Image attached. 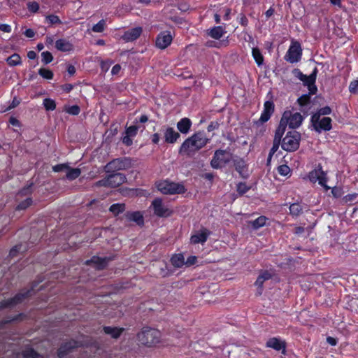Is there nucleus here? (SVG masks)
<instances>
[{
    "instance_id": "34",
    "label": "nucleus",
    "mask_w": 358,
    "mask_h": 358,
    "mask_svg": "<svg viewBox=\"0 0 358 358\" xmlns=\"http://www.w3.org/2000/svg\"><path fill=\"white\" fill-rule=\"evenodd\" d=\"M224 33H225V31L224 30L222 27L217 26V27H214L213 28H212L210 30L208 35L210 37H212L213 38L218 40L223 36V34Z\"/></svg>"
},
{
    "instance_id": "41",
    "label": "nucleus",
    "mask_w": 358,
    "mask_h": 358,
    "mask_svg": "<svg viewBox=\"0 0 358 358\" xmlns=\"http://www.w3.org/2000/svg\"><path fill=\"white\" fill-rule=\"evenodd\" d=\"M38 74L43 78L47 80H51L53 78V72L48 69L41 68L38 70Z\"/></svg>"
},
{
    "instance_id": "24",
    "label": "nucleus",
    "mask_w": 358,
    "mask_h": 358,
    "mask_svg": "<svg viewBox=\"0 0 358 358\" xmlns=\"http://www.w3.org/2000/svg\"><path fill=\"white\" fill-rule=\"evenodd\" d=\"M314 94H310V92H308V94L301 95L297 99V103L301 107L300 110L304 115H308V110L310 108L308 106L311 103L310 96Z\"/></svg>"
},
{
    "instance_id": "45",
    "label": "nucleus",
    "mask_w": 358,
    "mask_h": 358,
    "mask_svg": "<svg viewBox=\"0 0 358 358\" xmlns=\"http://www.w3.org/2000/svg\"><path fill=\"white\" fill-rule=\"evenodd\" d=\"M25 315L24 313H19L12 317H8L6 320H3V324H9L14 321H20L24 318Z\"/></svg>"
},
{
    "instance_id": "4",
    "label": "nucleus",
    "mask_w": 358,
    "mask_h": 358,
    "mask_svg": "<svg viewBox=\"0 0 358 358\" xmlns=\"http://www.w3.org/2000/svg\"><path fill=\"white\" fill-rule=\"evenodd\" d=\"M133 165V160L130 157H120L107 163L103 170L106 173L117 172L120 170H127L131 168Z\"/></svg>"
},
{
    "instance_id": "56",
    "label": "nucleus",
    "mask_w": 358,
    "mask_h": 358,
    "mask_svg": "<svg viewBox=\"0 0 358 358\" xmlns=\"http://www.w3.org/2000/svg\"><path fill=\"white\" fill-rule=\"evenodd\" d=\"M46 19L52 24H62V21L60 20L59 17L57 15H48L46 17Z\"/></svg>"
},
{
    "instance_id": "7",
    "label": "nucleus",
    "mask_w": 358,
    "mask_h": 358,
    "mask_svg": "<svg viewBox=\"0 0 358 358\" xmlns=\"http://www.w3.org/2000/svg\"><path fill=\"white\" fill-rule=\"evenodd\" d=\"M302 48L299 42L292 41L285 56V59L292 64L299 62L301 59Z\"/></svg>"
},
{
    "instance_id": "37",
    "label": "nucleus",
    "mask_w": 358,
    "mask_h": 358,
    "mask_svg": "<svg viewBox=\"0 0 358 358\" xmlns=\"http://www.w3.org/2000/svg\"><path fill=\"white\" fill-rule=\"evenodd\" d=\"M8 65L15 66L21 64L22 60L19 54L14 53L6 59Z\"/></svg>"
},
{
    "instance_id": "60",
    "label": "nucleus",
    "mask_w": 358,
    "mask_h": 358,
    "mask_svg": "<svg viewBox=\"0 0 358 358\" xmlns=\"http://www.w3.org/2000/svg\"><path fill=\"white\" fill-rule=\"evenodd\" d=\"M292 73L301 81H304L303 80L305 79V78H306V75L303 74L299 69H293Z\"/></svg>"
},
{
    "instance_id": "28",
    "label": "nucleus",
    "mask_w": 358,
    "mask_h": 358,
    "mask_svg": "<svg viewBox=\"0 0 358 358\" xmlns=\"http://www.w3.org/2000/svg\"><path fill=\"white\" fill-rule=\"evenodd\" d=\"M124 328L123 327H110V326H104L103 327V331L107 334L110 335L111 338L117 339L120 337L122 334L124 332Z\"/></svg>"
},
{
    "instance_id": "57",
    "label": "nucleus",
    "mask_w": 358,
    "mask_h": 358,
    "mask_svg": "<svg viewBox=\"0 0 358 358\" xmlns=\"http://www.w3.org/2000/svg\"><path fill=\"white\" fill-rule=\"evenodd\" d=\"M177 8L182 12H187L189 10L190 6L185 1H180L178 3Z\"/></svg>"
},
{
    "instance_id": "26",
    "label": "nucleus",
    "mask_w": 358,
    "mask_h": 358,
    "mask_svg": "<svg viewBox=\"0 0 358 358\" xmlns=\"http://www.w3.org/2000/svg\"><path fill=\"white\" fill-rule=\"evenodd\" d=\"M29 250L27 243H19L13 246L9 251L8 257H17L19 254H24Z\"/></svg>"
},
{
    "instance_id": "38",
    "label": "nucleus",
    "mask_w": 358,
    "mask_h": 358,
    "mask_svg": "<svg viewBox=\"0 0 358 358\" xmlns=\"http://www.w3.org/2000/svg\"><path fill=\"white\" fill-rule=\"evenodd\" d=\"M229 44V41L227 38L224 39L222 41H220L218 42L213 41H208L206 42V45L207 47H215V48H221V47H226Z\"/></svg>"
},
{
    "instance_id": "49",
    "label": "nucleus",
    "mask_w": 358,
    "mask_h": 358,
    "mask_svg": "<svg viewBox=\"0 0 358 358\" xmlns=\"http://www.w3.org/2000/svg\"><path fill=\"white\" fill-rule=\"evenodd\" d=\"M105 24V20H101L98 23L92 27V30L94 32L101 33L104 30Z\"/></svg>"
},
{
    "instance_id": "43",
    "label": "nucleus",
    "mask_w": 358,
    "mask_h": 358,
    "mask_svg": "<svg viewBox=\"0 0 358 358\" xmlns=\"http://www.w3.org/2000/svg\"><path fill=\"white\" fill-rule=\"evenodd\" d=\"M250 189L245 182H240L236 185V191L239 195L242 196Z\"/></svg>"
},
{
    "instance_id": "39",
    "label": "nucleus",
    "mask_w": 358,
    "mask_h": 358,
    "mask_svg": "<svg viewBox=\"0 0 358 358\" xmlns=\"http://www.w3.org/2000/svg\"><path fill=\"white\" fill-rule=\"evenodd\" d=\"M45 109L48 111H52L56 108V102L50 98H45L43 101Z\"/></svg>"
},
{
    "instance_id": "59",
    "label": "nucleus",
    "mask_w": 358,
    "mask_h": 358,
    "mask_svg": "<svg viewBox=\"0 0 358 358\" xmlns=\"http://www.w3.org/2000/svg\"><path fill=\"white\" fill-rule=\"evenodd\" d=\"M349 90L352 94H358V80L350 83Z\"/></svg>"
},
{
    "instance_id": "9",
    "label": "nucleus",
    "mask_w": 358,
    "mask_h": 358,
    "mask_svg": "<svg viewBox=\"0 0 358 358\" xmlns=\"http://www.w3.org/2000/svg\"><path fill=\"white\" fill-rule=\"evenodd\" d=\"M232 162L240 177L243 179H248L250 177L248 164L243 158L236 156L235 158L232 159Z\"/></svg>"
},
{
    "instance_id": "58",
    "label": "nucleus",
    "mask_w": 358,
    "mask_h": 358,
    "mask_svg": "<svg viewBox=\"0 0 358 358\" xmlns=\"http://www.w3.org/2000/svg\"><path fill=\"white\" fill-rule=\"evenodd\" d=\"M267 218L265 216H259L254 220H250L247 222V224H265Z\"/></svg>"
},
{
    "instance_id": "40",
    "label": "nucleus",
    "mask_w": 358,
    "mask_h": 358,
    "mask_svg": "<svg viewBox=\"0 0 358 358\" xmlns=\"http://www.w3.org/2000/svg\"><path fill=\"white\" fill-rule=\"evenodd\" d=\"M303 208L300 203H294L289 206L290 214L294 216H298L302 213Z\"/></svg>"
},
{
    "instance_id": "29",
    "label": "nucleus",
    "mask_w": 358,
    "mask_h": 358,
    "mask_svg": "<svg viewBox=\"0 0 358 358\" xmlns=\"http://www.w3.org/2000/svg\"><path fill=\"white\" fill-rule=\"evenodd\" d=\"M192 122L188 117H183L177 123V129L182 134H187L190 131Z\"/></svg>"
},
{
    "instance_id": "6",
    "label": "nucleus",
    "mask_w": 358,
    "mask_h": 358,
    "mask_svg": "<svg viewBox=\"0 0 358 358\" xmlns=\"http://www.w3.org/2000/svg\"><path fill=\"white\" fill-rule=\"evenodd\" d=\"M231 155L227 150H216L210 161L211 167L215 169H222L230 162Z\"/></svg>"
},
{
    "instance_id": "48",
    "label": "nucleus",
    "mask_w": 358,
    "mask_h": 358,
    "mask_svg": "<svg viewBox=\"0 0 358 358\" xmlns=\"http://www.w3.org/2000/svg\"><path fill=\"white\" fill-rule=\"evenodd\" d=\"M33 201L31 198H27L24 201H21L17 206V210H24L30 206Z\"/></svg>"
},
{
    "instance_id": "51",
    "label": "nucleus",
    "mask_w": 358,
    "mask_h": 358,
    "mask_svg": "<svg viewBox=\"0 0 358 358\" xmlns=\"http://www.w3.org/2000/svg\"><path fill=\"white\" fill-rule=\"evenodd\" d=\"M290 171V168L286 164H282L278 167V171L279 174L281 176H287Z\"/></svg>"
},
{
    "instance_id": "18",
    "label": "nucleus",
    "mask_w": 358,
    "mask_h": 358,
    "mask_svg": "<svg viewBox=\"0 0 358 358\" xmlns=\"http://www.w3.org/2000/svg\"><path fill=\"white\" fill-rule=\"evenodd\" d=\"M78 348V342L75 340L63 343L57 351V355L59 358H64L73 350Z\"/></svg>"
},
{
    "instance_id": "63",
    "label": "nucleus",
    "mask_w": 358,
    "mask_h": 358,
    "mask_svg": "<svg viewBox=\"0 0 358 358\" xmlns=\"http://www.w3.org/2000/svg\"><path fill=\"white\" fill-rule=\"evenodd\" d=\"M197 262V257L196 256L192 255L187 257L185 261V265L187 266H191L194 265Z\"/></svg>"
},
{
    "instance_id": "19",
    "label": "nucleus",
    "mask_w": 358,
    "mask_h": 358,
    "mask_svg": "<svg viewBox=\"0 0 358 358\" xmlns=\"http://www.w3.org/2000/svg\"><path fill=\"white\" fill-rule=\"evenodd\" d=\"M128 222H136V224H144V219L143 213L141 211H127L123 215V218L121 221Z\"/></svg>"
},
{
    "instance_id": "23",
    "label": "nucleus",
    "mask_w": 358,
    "mask_h": 358,
    "mask_svg": "<svg viewBox=\"0 0 358 358\" xmlns=\"http://www.w3.org/2000/svg\"><path fill=\"white\" fill-rule=\"evenodd\" d=\"M271 278L272 274L268 271L265 270L261 271L255 282V285L257 287V294L259 295L262 294L264 282L271 279Z\"/></svg>"
},
{
    "instance_id": "64",
    "label": "nucleus",
    "mask_w": 358,
    "mask_h": 358,
    "mask_svg": "<svg viewBox=\"0 0 358 358\" xmlns=\"http://www.w3.org/2000/svg\"><path fill=\"white\" fill-rule=\"evenodd\" d=\"M13 307L11 305V302H10V298L6 300H2L0 301V310Z\"/></svg>"
},
{
    "instance_id": "46",
    "label": "nucleus",
    "mask_w": 358,
    "mask_h": 358,
    "mask_svg": "<svg viewBox=\"0 0 358 358\" xmlns=\"http://www.w3.org/2000/svg\"><path fill=\"white\" fill-rule=\"evenodd\" d=\"M42 62L46 65L52 62L53 60V56L49 51H45L41 53Z\"/></svg>"
},
{
    "instance_id": "22",
    "label": "nucleus",
    "mask_w": 358,
    "mask_h": 358,
    "mask_svg": "<svg viewBox=\"0 0 358 358\" xmlns=\"http://www.w3.org/2000/svg\"><path fill=\"white\" fill-rule=\"evenodd\" d=\"M34 286H32L30 289L23 290L22 292L16 294L13 297L10 298V302H11L12 306L21 303L24 299L31 296L34 292Z\"/></svg>"
},
{
    "instance_id": "21",
    "label": "nucleus",
    "mask_w": 358,
    "mask_h": 358,
    "mask_svg": "<svg viewBox=\"0 0 358 358\" xmlns=\"http://www.w3.org/2000/svg\"><path fill=\"white\" fill-rule=\"evenodd\" d=\"M266 347L274 349L277 351L282 350V353L285 355L286 343L281 341L279 338L273 337L269 338L266 343Z\"/></svg>"
},
{
    "instance_id": "16",
    "label": "nucleus",
    "mask_w": 358,
    "mask_h": 358,
    "mask_svg": "<svg viewBox=\"0 0 358 358\" xmlns=\"http://www.w3.org/2000/svg\"><path fill=\"white\" fill-rule=\"evenodd\" d=\"M108 184L110 187L115 188L119 187L127 181L126 176L119 172L108 173Z\"/></svg>"
},
{
    "instance_id": "53",
    "label": "nucleus",
    "mask_w": 358,
    "mask_h": 358,
    "mask_svg": "<svg viewBox=\"0 0 358 358\" xmlns=\"http://www.w3.org/2000/svg\"><path fill=\"white\" fill-rule=\"evenodd\" d=\"M320 113L317 111L313 115L311 116L310 122L313 126V127L315 129V127L317 125V124L320 122Z\"/></svg>"
},
{
    "instance_id": "36",
    "label": "nucleus",
    "mask_w": 358,
    "mask_h": 358,
    "mask_svg": "<svg viewBox=\"0 0 358 358\" xmlns=\"http://www.w3.org/2000/svg\"><path fill=\"white\" fill-rule=\"evenodd\" d=\"M252 57L258 66L264 64V57L258 48H253L252 50Z\"/></svg>"
},
{
    "instance_id": "8",
    "label": "nucleus",
    "mask_w": 358,
    "mask_h": 358,
    "mask_svg": "<svg viewBox=\"0 0 358 358\" xmlns=\"http://www.w3.org/2000/svg\"><path fill=\"white\" fill-rule=\"evenodd\" d=\"M150 207L152 208L154 214L160 217H170L173 212L163 203L162 199L160 198L155 199Z\"/></svg>"
},
{
    "instance_id": "12",
    "label": "nucleus",
    "mask_w": 358,
    "mask_h": 358,
    "mask_svg": "<svg viewBox=\"0 0 358 358\" xmlns=\"http://www.w3.org/2000/svg\"><path fill=\"white\" fill-rule=\"evenodd\" d=\"M212 234L206 228L202 227L199 230H195L190 237V242L192 244H203Z\"/></svg>"
},
{
    "instance_id": "61",
    "label": "nucleus",
    "mask_w": 358,
    "mask_h": 358,
    "mask_svg": "<svg viewBox=\"0 0 358 358\" xmlns=\"http://www.w3.org/2000/svg\"><path fill=\"white\" fill-rule=\"evenodd\" d=\"M95 186L96 187H110L109 184H108V176H106L104 178H103V179L96 182Z\"/></svg>"
},
{
    "instance_id": "31",
    "label": "nucleus",
    "mask_w": 358,
    "mask_h": 358,
    "mask_svg": "<svg viewBox=\"0 0 358 358\" xmlns=\"http://www.w3.org/2000/svg\"><path fill=\"white\" fill-rule=\"evenodd\" d=\"M171 262L176 268H181L185 265V258L182 253L173 255L171 258Z\"/></svg>"
},
{
    "instance_id": "10",
    "label": "nucleus",
    "mask_w": 358,
    "mask_h": 358,
    "mask_svg": "<svg viewBox=\"0 0 358 358\" xmlns=\"http://www.w3.org/2000/svg\"><path fill=\"white\" fill-rule=\"evenodd\" d=\"M275 105L272 101H266L264 103V110L261 114L260 118L254 123L257 126H260L268 121L274 113Z\"/></svg>"
},
{
    "instance_id": "35",
    "label": "nucleus",
    "mask_w": 358,
    "mask_h": 358,
    "mask_svg": "<svg viewBox=\"0 0 358 358\" xmlns=\"http://www.w3.org/2000/svg\"><path fill=\"white\" fill-rule=\"evenodd\" d=\"M66 170H68V171L66 174V178L69 180H73L78 178L81 173V171L78 168H71L69 166Z\"/></svg>"
},
{
    "instance_id": "20",
    "label": "nucleus",
    "mask_w": 358,
    "mask_h": 358,
    "mask_svg": "<svg viewBox=\"0 0 358 358\" xmlns=\"http://www.w3.org/2000/svg\"><path fill=\"white\" fill-rule=\"evenodd\" d=\"M111 260L110 257H100L98 256H93L90 259L85 262V264H94L97 270H103L107 266L108 262Z\"/></svg>"
},
{
    "instance_id": "32",
    "label": "nucleus",
    "mask_w": 358,
    "mask_h": 358,
    "mask_svg": "<svg viewBox=\"0 0 358 358\" xmlns=\"http://www.w3.org/2000/svg\"><path fill=\"white\" fill-rule=\"evenodd\" d=\"M22 355L24 358H44L42 355L31 347L26 348L22 352Z\"/></svg>"
},
{
    "instance_id": "55",
    "label": "nucleus",
    "mask_w": 358,
    "mask_h": 358,
    "mask_svg": "<svg viewBox=\"0 0 358 358\" xmlns=\"http://www.w3.org/2000/svg\"><path fill=\"white\" fill-rule=\"evenodd\" d=\"M138 127L136 125H132L127 128L126 134L131 136H135L137 134Z\"/></svg>"
},
{
    "instance_id": "5",
    "label": "nucleus",
    "mask_w": 358,
    "mask_h": 358,
    "mask_svg": "<svg viewBox=\"0 0 358 358\" xmlns=\"http://www.w3.org/2000/svg\"><path fill=\"white\" fill-rule=\"evenodd\" d=\"M157 188L164 194H183L187 190L182 184L169 180H163L158 182Z\"/></svg>"
},
{
    "instance_id": "44",
    "label": "nucleus",
    "mask_w": 358,
    "mask_h": 358,
    "mask_svg": "<svg viewBox=\"0 0 358 358\" xmlns=\"http://www.w3.org/2000/svg\"><path fill=\"white\" fill-rule=\"evenodd\" d=\"M286 118L287 117L285 115L284 117L282 116V117L280 120V122H279V125L276 129L278 131H280L283 134H285V132L286 131L287 126L288 125V121H287V119H286Z\"/></svg>"
},
{
    "instance_id": "54",
    "label": "nucleus",
    "mask_w": 358,
    "mask_h": 358,
    "mask_svg": "<svg viewBox=\"0 0 358 358\" xmlns=\"http://www.w3.org/2000/svg\"><path fill=\"white\" fill-rule=\"evenodd\" d=\"M331 193L335 198H341L344 194L343 189L341 187H334L331 189Z\"/></svg>"
},
{
    "instance_id": "42",
    "label": "nucleus",
    "mask_w": 358,
    "mask_h": 358,
    "mask_svg": "<svg viewBox=\"0 0 358 358\" xmlns=\"http://www.w3.org/2000/svg\"><path fill=\"white\" fill-rule=\"evenodd\" d=\"M34 185V182L33 181H28L27 185H25L23 188H22L20 191V194L22 196H26L28 194H31L33 192L32 187Z\"/></svg>"
},
{
    "instance_id": "15",
    "label": "nucleus",
    "mask_w": 358,
    "mask_h": 358,
    "mask_svg": "<svg viewBox=\"0 0 358 358\" xmlns=\"http://www.w3.org/2000/svg\"><path fill=\"white\" fill-rule=\"evenodd\" d=\"M173 38L170 31L159 33L156 38V46L162 50L166 48L172 42Z\"/></svg>"
},
{
    "instance_id": "14",
    "label": "nucleus",
    "mask_w": 358,
    "mask_h": 358,
    "mask_svg": "<svg viewBox=\"0 0 358 358\" xmlns=\"http://www.w3.org/2000/svg\"><path fill=\"white\" fill-rule=\"evenodd\" d=\"M309 176L311 180H317L319 184L321 186L324 187L326 190L330 189V187L327 186L326 184L327 179L326 178V174L322 170L320 164L318 166L317 169H315L314 171L310 173Z\"/></svg>"
},
{
    "instance_id": "30",
    "label": "nucleus",
    "mask_w": 358,
    "mask_h": 358,
    "mask_svg": "<svg viewBox=\"0 0 358 358\" xmlns=\"http://www.w3.org/2000/svg\"><path fill=\"white\" fill-rule=\"evenodd\" d=\"M55 48L61 52H71L73 50V45L66 39L60 38L56 41Z\"/></svg>"
},
{
    "instance_id": "13",
    "label": "nucleus",
    "mask_w": 358,
    "mask_h": 358,
    "mask_svg": "<svg viewBox=\"0 0 358 358\" xmlns=\"http://www.w3.org/2000/svg\"><path fill=\"white\" fill-rule=\"evenodd\" d=\"M161 131L163 132L164 142L168 144H174L180 137V133L175 131L173 127L166 125L161 128Z\"/></svg>"
},
{
    "instance_id": "52",
    "label": "nucleus",
    "mask_w": 358,
    "mask_h": 358,
    "mask_svg": "<svg viewBox=\"0 0 358 358\" xmlns=\"http://www.w3.org/2000/svg\"><path fill=\"white\" fill-rule=\"evenodd\" d=\"M27 6L31 13H35L39 10V4L36 1L28 2Z\"/></svg>"
},
{
    "instance_id": "3",
    "label": "nucleus",
    "mask_w": 358,
    "mask_h": 358,
    "mask_svg": "<svg viewBox=\"0 0 358 358\" xmlns=\"http://www.w3.org/2000/svg\"><path fill=\"white\" fill-rule=\"evenodd\" d=\"M301 139V135L299 131L296 130L288 131L282 138L281 148L289 152H294L299 148Z\"/></svg>"
},
{
    "instance_id": "27",
    "label": "nucleus",
    "mask_w": 358,
    "mask_h": 358,
    "mask_svg": "<svg viewBox=\"0 0 358 358\" xmlns=\"http://www.w3.org/2000/svg\"><path fill=\"white\" fill-rule=\"evenodd\" d=\"M331 122L332 120L330 117H324L321 119L314 129L318 133H321L322 131H330L332 129Z\"/></svg>"
},
{
    "instance_id": "2",
    "label": "nucleus",
    "mask_w": 358,
    "mask_h": 358,
    "mask_svg": "<svg viewBox=\"0 0 358 358\" xmlns=\"http://www.w3.org/2000/svg\"><path fill=\"white\" fill-rule=\"evenodd\" d=\"M136 338L141 345L150 348L160 342L161 332L155 328L143 327L137 334Z\"/></svg>"
},
{
    "instance_id": "62",
    "label": "nucleus",
    "mask_w": 358,
    "mask_h": 358,
    "mask_svg": "<svg viewBox=\"0 0 358 358\" xmlns=\"http://www.w3.org/2000/svg\"><path fill=\"white\" fill-rule=\"evenodd\" d=\"M69 168V166L66 164H59L54 166L52 167V170L55 172H60L63 171L64 170H66V169Z\"/></svg>"
},
{
    "instance_id": "25",
    "label": "nucleus",
    "mask_w": 358,
    "mask_h": 358,
    "mask_svg": "<svg viewBox=\"0 0 358 358\" xmlns=\"http://www.w3.org/2000/svg\"><path fill=\"white\" fill-rule=\"evenodd\" d=\"M142 31L143 29L140 27L132 28L124 32L122 38L127 42L134 41L141 36Z\"/></svg>"
},
{
    "instance_id": "17",
    "label": "nucleus",
    "mask_w": 358,
    "mask_h": 358,
    "mask_svg": "<svg viewBox=\"0 0 358 358\" xmlns=\"http://www.w3.org/2000/svg\"><path fill=\"white\" fill-rule=\"evenodd\" d=\"M317 73L318 70L315 67L309 76H306V78L303 80L304 81H302L303 85L307 86L310 94H316L317 92V87L315 85Z\"/></svg>"
},
{
    "instance_id": "47",
    "label": "nucleus",
    "mask_w": 358,
    "mask_h": 358,
    "mask_svg": "<svg viewBox=\"0 0 358 358\" xmlns=\"http://www.w3.org/2000/svg\"><path fill=\"white\" fill-rule=\"evenodd\" d=\"M64 110L70 115H77L80 112V108L78 105H73L71 106H65Z\"/></svg>"
},
{
    "instance_id": "50",
    "label": "nucleus",
    "mask_w": 358,
    "mask_h": 358,
    "mask_svg": "<svg viewBox=\"0 0 358 358\" xmlns=\"http://www.w3.org/2000/svg\"><path fill=\"white\" fill-rule=\"evenodd\" d=\"M358 197L357 193L348 194L342 198L343 201L345 203L355 202L356 199Z\"/></svg>"
},
{
    "instance_id": "1",
    "label": "nucleus",
    "mask_w": 358,
    "mask_h": 358,
    "mask_svg": "<svg viewBox=\"0 0 358 358\" xmlns=\"http://www.w3.org/2000/svg\"><path fill=\"white\" fill-rule=\"evenodd\" d=\"M209 141L210 139L206 137L203 131H196L185 140L178 150V154L188 157L192 156L205 147Z\"/></svg>"
},
{
    "instance_id": "33",
    "label": "nucleus",
    "mask_w": 358,
    "mask_h": 358,
    "mask_svg": "<svg viewBox=\"0 0 358 358\" xmlns=\"http://www.w3.org/2000/svg\"><path fill=\"white\" fill-rule=\"evenodd\" d=\"M125 209L126 205L125 203H113L109 208L110 212H111L115 216L118 215L120 213H124L125 211Z\"/></svg>"
},
{
    "instance_id": "11",
    "label": "nucleus",
    "mask_w": 358,
    "mask_h": 358,
    "mask_svg": "<svg viewBox=\"0 0 358 358\" xmlns=\"http://www.w3.org/2000/svg\"><path fill=\"white\" fill-rule=\"evenodd\" d=\"M285 115L287 119L289 127L292 129L299 127L304 119L300 113H292L290 110H285L282 116L284 117Z\"/></svg>"
}]
</instances>
